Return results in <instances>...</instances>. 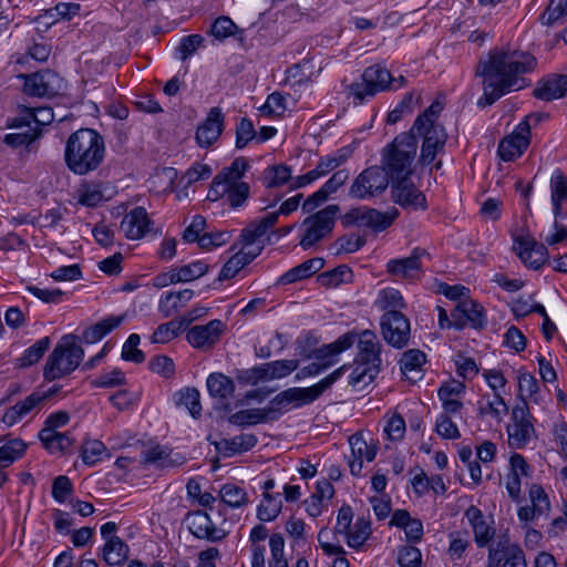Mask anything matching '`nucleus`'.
I'll list each match as a JSON object with an SVG mask.
<instances>
[{
    "instance_id": "obj_1",
    "label": "nucleus",
    "mask_w": 567,
    "mask_h": 567,
    "mask_svg": "<svg viewBox=\"0 0 567 567\" xmlns=\"http://www.w3.org/2000/svg\"><path fill=\"white\" fill-rule=\"evenodd\" d=\"M536 64L535 56L525 51L509 48L491 50L476 65V75L482 78L483 87L477 105L489 106L509 92L522 90L525 86L522 75L532 72Z\"/></svg>"
},
{
    "instance_id": "obj_2",
    "label": "nucleus",
    "mask_w": 567,
    "mask_h": 567,
    "mask_svg": "<svg viewBox=\"0 0 567 567\" xmlns=\"http://www.w3.org/2000/svg\"><path fill=\"white\" fill-rule=\"evenodd\" d=\"M355 341H358L359 352L354 360L355 367L350 375V383L352 385L371 383L379 374L381 367V344L377 334L371 330H364L359 334L354 332L344 333L334 342L316 350L315 355L320 362H312L300 369L296 379L300 380L320 374L334 363V360L331 359L333 355L349 349Z\"/></svg>"
},
{
    "instance_id": "obj_3",
    "label": "nucleus",
    "mask_w": 567,
    "mask_h": 567,
    "mask_svg": "<svg viewBox=\"0 0 567 567\" xmlns=\"http://www.w3.org/2000/svg\"><path fill=\"white\" fill-rule=\"evenodd\" d=\"M105 154L104 137L96 130L82 127L66 140L64 163L73 174L84 176L102 166Z\"/></svg>"
},
{
    "instance_id": "obj_4",
    "label": "nucleus",
    "mask_w": 567,
    "mask_h": 567,
    "mask_svg": "<svg viewBox=\"0 0 567 567\" xmlns=\"http://www.w3.org/2000/svg\"><path fill=\"white\" fill-rule=\"evenodd\" d=\"M417 140L414 134H399L382 152V167L392 182L409 178L416 156Z\"/></svg>"
},
{
    "instance_id": "obj_5",
    "label": "nucleus",
    "mask_w": 567,
    "mask_h": 567,
    "mask_svg": "<svg viewBox=\"0 0 567 567\" xmlns=\"http://www.w3.org/2000/svg\"><path fill=\"white\" fill-rule=\"evenodd\" d=\"M80 337L70 333L62 337L49 355L43 375L48 381L60 379L74 371L83 359L84 350L78 343Z\"/></svg>"
},
{
    "instance_id": "obj_6",
    "label": "nucleus",
    "mask_w": 567,
    "mask_h": 567,
    "mask_svg": "<svg viewBox=\"0 0 567 567\" xmlns=\"http://www.w3.org/2000/svg\"><path fill=\"white\" fill-rule=\"evenodd\" d=\"M339 213V206L331 204L305 218L301 223L303 234L299 245L306 250L330 236Z\"/></svg>"
},
{
    "instance_id": "obj_7",
    "label": "nucleus",
    "mask_w": 567,
    "mask_h": 567,
    "mask_svg": "<svg viewBox=\"0 0 567 567\" xmlns=\"http://www.w3.org/2000/svg\"><path fill=\"white\" fill-rule=\"evenodd\" d=\"M390 177L382 166H370L362 171L349 188V196L367 199L382 194L389 186Z\"/></svg>"
},
{
    "instance_id": "obj_8",
    "label": "nucleus",
    "mask_w": 567,
    "mask_h": 567,
    "mask_svg": "<svg viewBox=\"0 0 567 567\" xmlns=\"http://www.w3.org/2000/svg\"><path fill=\"white\" fill-rule=\"evenodd\" d=\"M302 194H297L293 197L286 199L279 207L278 212H272L262 217L259 221H251L241 230L240 241L244 246H251L257 239L262 237L269 228H271L277 221L279 215H289L295 212L301 199Z\"/></svg>"
},
{
    "instance_id": "obj_9",
    "label": "nucleus",
    "mask_w": 567,
    "mask_h": 567,
    "mask_svg": "<svg viewBox=\"0 0 567 567\" xmlns=\"http://www.w3.org/2000/svg\"><path fill=\"white\" fill-rule=\"evenodd\" d=\"M392 81L394 78L391 72L377 64L367 68L362 74V82L350 84L349 91L359 102H362L367 96H374L378 92L390 89Z\"/></svg>"
},
{
    "instance_id": "obj_10",
    "label": "nucleus",
    "mask_w": 567,
    "mask_h": 567,
    "mask_svg": "<svg viewBox=\"0 0 567 567\" xmlns=\"http://www.w3.org/2000/svg\"><path fill=\"white\" fill-rule=\"evenodd\" d=\"M487 567H527L524 550L506 535L499 536L488 547Z\"/></svg>"
},
{
    "instance_id": "obj_11",
    "label": "nucleus",
    "mask_w": 567,
    "mask_h": 567,
    "mask_svg": "<svg viewBox=\"0 0 567 567\" xmlns=\"http://www.w3.org/2000/svg\"><path fill=\"white\" fill-rule=\"evenodd\" d=\"M20 78L23 79V92L29 96L52 97L63 89V79L49 69Z\"/></svg>"
},
{
    "instance_id": "obj_12",
    "label": "nucleus",
    "mask_w": 567,
    "mask_h": 567,
    "mask_svg": "<svg viewBox=\"0 0 567 567\" xmlns=\"http://www.w3.org/2000/svg\"><path fill=\"white\" fill-rule=\"evenodd\" d=\"M249 168V162L245 157H237L227 167L228 190L226 193L227 202L231 208H238L244 205L250 194V187L241 182L245 173Z\"/></svg>"
},
{
    "instance_id": "obj_13",
    "label": "nucleus",
    "mask_w": 567,
    "mask_h": 567,
    "mask_svg": "<svg viewBox=\"0 0 567 567\" xmlns=\"http://www.w3.org/2000/svg\"><path fill=\"white\" fill-rule=\"evenodd\" d=\"M414 132L423 137L419 162L422 165H429L439 153L444 151L447 133L443 125L431 123L419 128L412 127L409 133L414 134Z\"/></svg>"
},
{
    "instance_id": "obj_14",
    "label": "nucleus",
    "mask_w": 567,
    "mask_h": 567,
    "mask_svg": "<svg viewBox=\"0 0 567 567\" xmlns=\"http://www.w3.org/2000/svg\"><path fill=\"white\" fill-rule=\"evenodd\" d=\"M346 370L347 365H342L312 386L289 388L284 390L282 393L286 394L288 405L290 406L292 404L295 408H299L312 403L339 380Z\"/></svg>"
},
{
    "instance_id": "obj_15",
    "label": "nucleus",
    "mask_w": 567,
    "mask_h": 567,
    "mask_svg": "<svg viewBox=\"0 0 567 567\" xmlns=\"http://www.w3.org/2000/svg\"><path fill=\"white\" fill-rule=\"evenodd\" d=\"M381 333L383 339L392 347H405L410 338V321L398 310H386L381 317Z\"/></svg>"
},
{
    "instance_id": "obj_16",
    "label": "nucleus",
    "mask_w": 567,
    "mask_h": 567,
    "mask_svg": "<svg viewBox=\"0 0 567 567\" xmlns=\"http://www.w3.org/2000/svg\"><path fill=\"white\" fill-rule=\"evenodd\" d=\"M526 116L515 131L504 137L498 145V155L505 162H512L519 157L530 143V125Z\"/></svg>"
},
{
    "instance_id": "obj_17",
    "label": "nucleus",
    "mask_w": 567,
    "mask_h": 567,
    "mask_svg": "<svg viewBox=\"0 0 567 567\" xmlns=\"http://www.w3.org/2000/svg\"><path fill=\"white\" fill-rule=\"evenodd\" d=\"M225 323L219 319H214L206 324L194 326L188 329L186 339L196 349L210 350L225 332Z\"/></svg>"
},
{
    "instance_id": "obj_18",
    "label": "nucleus",
    "mask_w": 567,
    "mask_h": 567,
    "mask_svg": "<svg viewBox=\"0 0 567 567\" xmlns=\"http://www.w3.org/2000/svg\"><path fill=\"white\" fill-rule=\"evenodd\" d=\"M513 423L507 426L508 443L514 449H523L534 433V426L529 420L528 408L524 405L513 409Z\"/></svg>"
},
{
    "instance_id": "obj_19",
    "label": "nucleus",
    "mask_w": 567,
    "mask_h": 567,
    "mask_svg": "<svg viewBox=\"0 0 567 567\" xmlns=\"http://www.w3.org/2000/svg\"><path fill=\"white\" fill-rule=\"evenodd\" d=\"M391 192L393 200L405 209L426 208L425 195L414 186L410 177L392 182Z\"/></svg>"
},
{
    "instance_id": "obj_20",
    "label": "nucleus",
    "mask_w": 567,
    "mask_h": 567,
    "mask_svg": "<svg viewBox=\"0 0 567 567\" xmlns=\"http://www.w3.org/2000/svg\"><path fill=\"white\" fill-rule=\"evenodd\" d=\"M465 517L473 529L476 545L480 548L489 547L496 534L493 518L487 519L483 512L474 505L465 511Z\"/></svg>"
},
{
    "instance_id": "obj_21",
    "label": "nucleus",
    "mask_w": 567,
    "mask_h": 567,
    "mask_svg": "<svg viewBox=\"0 0 567 567\" xmlns=\"http://www.w3.org/2000/svg\"><path fill=\"white\" fill-rule=\"evenodd\" d=\"M427 256L425 249L416 247L409 257L390 260L388 272L396 278L414 279L422 271V258Z\"/></svg>"
},
{
    "instance_id": "obj_22",
    "label": "nucleus",
    "mask_w": 567,
    "mask_h": 567,
    "mask_svg": "<svg viewBox=\"0 0 567 567\" xmlns=\"http://www.w3.org/2000/svg\"><path fill=\"white\" fill-rule=\"evenodd\" d=\"M513 249L520 260L533 269H539L548 259L546 246L529 237L517 238Z\"/></svg>"
},
{
    "instance_id": "obj_23",
    "label": "nucleus",
    "mask_w": 567,
    "mask_h": 567,
    "mask_svg": "<svg viewBox=\"0 0 567 567\" xmlns=\"http://www.w3.org/2000/svg\"><path fill=\"white\" fill-rule=\"evenodd\" d=\"M55 392V389H50L45 392L31 393L24 400L17 402L4 412L2 419L3 422L8 425H13L29 414L33 409L42 406V404L52 398Z\"/></svg>"
},
{
    "instance_id": "obj_24",
    "label": "nucleus",
    "mask_w": 567,
    "mask_h": 567,
    "mask_svg": "<svg viewBox=\"0 0 567 567\" xmlns=\"http://www.w3.org/2000/svg\"><path fill=\"white\" fill-rule=\"evenodd\" d=\"M189 532L199 539L220 542L226 537V532L217 528L209 515L203 511H195L187 515Z\"/></svg>"
},
{
    "instance_id": "obj_25",
    "label": "nucleus",
    "mask_w": 567,
    "mask_h": 567,
    "mask_svg": "<svg viewBox=\"0 0 567 567\" xmlns=\"http://www.w3.org/2000/svg\"><path fill=\"white\" fill-rule=\"evenodd\" d=\"M224 130V114L217 106L212 107L205 121L197 127L196 141L200 147L213 145Z\"/></svg>"
},
{
    "instance_id": "obj_26",
    "label": "nucleus",
    "mask_w": 567,
    "mask_h": 567,
    "mask_svg": "<svg viewBox=\"0 0 567 567\" xmlns=\"http://www.w3.org/2000/svg\"><path fill=\"white\" fill-rule=\"evenodd\" d=\"M151 220L146 209L144 207H135L127 213L121 221V230L125 237L131 240H137L143 238L148 231H151Z\"/></svg>"
},
{
    "instance_id": "obj_27",
    "label": "nucleus",
    "mask_w": 567,
    "mask_h": 567,
    "mask_svg": "<svg viewBox=\"0 0 567 567\" xmlns=\"http://www.w3.org/2000/svg\"><path fill=\"white\" fill-rule=\"evenodd\" d=\"M9 128H14L17 132L7 134L3 137V143L13 148L22 145L29 146L33 141L40 137L41 128L32 127L23 116H18L8 124Z\"/></svg>"
},
{
    "instance_id": "obj_28",
    "label": "nucleus",
    "mask_w": 567,
    "mask_h": 567,
    "mask_svg": "<svg viewBox=\"0 0 567 567\" xmlns=\"http://www.w3.org/2000/svg\"><path fill=\"white\" fill-rule=\"evenodd\" d=\"M533 95L547 102L567 96V75L550 74L540 80L534 89Z\"/></svg>"
},
{
    "instance_id": "obj_29",
    "label": "nucleus",
    "mask_w": 567,
    "mask_h": 567,
    "mask_svg": "<svg viewBox=\"0 0 567 567\" xmlns=\"http://www.w3.org/2000/svg\"><path fill=\"white\" fill-rule=\"evenodd\" d=\"M258 440L254 434H240L233 439H221L212 442L216 451L224 457H231L236 454L247 452L256 446Z\"/></svg>"
},
{
    "instance_id": "obj_30",
    "label": "nucleus",
    "mask_w": 567,
    "mask_h": 567,
    "mask_svg": "<svg viewBox=\"0 0 567 567\" xmlns=\"http://www.w3.org/2000/svg\"><path fill=\"white\" fill-rule=\"evenodd\" d=\"M324 266V259L321 257H315L303 261L302 264L291 268L286 274H284L278 282L280 285H289L297 282L299 280L307 279L312 275L320 271Z\"/></svg>"
},
{
    "instance_id": "obj_31",
    "label": "nucleus",
    "mask_w": 567,
    "mask_h": 567,
    "mask_svg": "<svg viewBox=\"0 0 567 567\" xmlns=\"http://www.w3.org/2000/svg\"><path fill=\"white\" fill-rule=\"evenodd\" d=\"M261 249L262 247H258L255 250L237 251L223 266L218 275V280L224 281L234 278L240 269L250 264L260 254Z\"/></svg>"
},
{
    "instance_id": "obj_32",
    "label": "nucleus",
    "mask_w": 567,
    "mask_h": 567,
    "mask_svg": "<svg viewBox=\"0 0 567 567\" xmlns=\"http://www.w3.org/2000/svg\"><path fill=\"white\" fill-rule=\"evenodd\" d=\"M123 318V316H110L100 320L83 331L81 340L85 343H95L100 341L109 332L117 328L122 323Z\"/></svg>"
},
{
    "instance_id": "obj_33",
    "label": "nucleus",
    "mask_w": 567,
    "mask_h": 567,
    "mask_svg": "<svg viewBox=\"0 0 567 567\" xmlns=\"http://www.w3.org/2000/svg\"><path fill=\"white\" fill-rule=\"evenodd\" d=\"M425 362V354L417 349L405 351L400 360L402 373L412 382L421 379L422 365Z\"/></svg>"
},
{
    "instance_id": "obj_34",
    "label": "nucleus",
    "mask_w": 567,
    "mask_h": 567,
    "mask_svg": "<svg viewBox=\"0 0 567 567\" xmlns=\"http://www.w3.org/2000/svg\"><path fill=\"white\" fill-rule=\"evenodd\" d=\"M194 291L192 289H184L177 292H167L159 299L158 309L165 318L171 317L179 308L193 298Z\"/></svg>"
},
{
    "instance_id": "obj_35",
    "label": "nucleus",
    "mask_w": 567,
    "mask_h": 567,
    "mask_svg": "<svg viewBox=\"0 0 567 567\" xmlns=\"http://www.w3.org/2000/svg\"><path fill=\"white\" fill-rule=\"evenodd\" d=\"M398 214L396 209L391 213H381L374 208H363V214L360 217L361 225L375 231H382L392 225Z\"/></svg>"
},
{
    "instance_id": "obj_36",
    "label": "nucleus",
    "mask_w": 567,
    "mask_h": 567,
    "mask_svg": "<svg viewBox=\"0 0 567 567\" xmlns=\"http://www.w3.org/2000/svg\"><path fill=\"white\" fill-rule=\"evenodd\" d=\"M128 550L118 536H111L103 547V559L111 566L121 565L127 559Z\"/></svg>"
},
{
    "instance_id": "obj_37",
    "label": "nucleus",
    "mask_w": 567,
    "mask_h": 567,
    "mask_svg": "<svg viewBox=\"0 0 567 567\" xmlns=\"http://www.w3.org/2000/svg\"><path fill=\"white\" fill-rule=\"evenodd\" d=\"M207 389L213 398L225 401L234 393L235 384L223 373H212L207 378Z\"/></svg>"
},
{
    "instance_id": "obj_38",
    "label": "nucleus",
    "mask_w": 567,
    "mask_h": 567,
    "mask_svg": "<svg viewBox=\"0 0 567 567\" xmlns=\"http://www.w3.org/2000/svg\"><path fill=\"white\" fill-rule=\"evenodd\" d=\"M39 439L43 446L51 453H65L74 441L69 433L50 432L49 430H41Z\"/></svg>"
},
{
    "instance_id": "obj_39",
    "label": "nucleus",
    "mask_w": 567,
    "mask_h": 567,
    "mask_svg": "<svg viewBox=\"0 0 567 567\" xmlns=\"http://www.w3.org/2000/svg\"><path fill=\"white\" fill-rule=\"evenodd\" d=\"M318 282L324 287H338L341 284H349L353 280V272L347 265H340L330 271L320 274Z\"/></svg>"
},
{
    "instance_id": "obj_40",
    "label": "nucleus",
    "mask_w": 567,
    "mask_h": 567,
    "mask_svg": "<svg viewBox=\"0 0 567 567\" xmlns=\"http://www.w3.org/2000/svg\"><path fill=\"white\" fill-rule=\"evenodd\" d=\"M50 344L51 340L49 337H43L37 341L33 346L29 347L20 358L17 359L18 367L28 368L39 362L43 354L49 350Z\"/></svg>"
},
{
    "instance_id": "obj_41",
    "label": "nucleus",
    "mask_w": 567,
    "mask_h": 567,
    "mask_svg": "<svg viewBox=\"0 0 567 567\" xmlns=\"http://www.w3.org/2000/svg\"><path fill=\"white\" fill-rule=\"evenodd\" d=\"M199 391L196 388H186L176 393L175 402L177 405H184L194 419L202 415V404Z\"/></svg>"
},
{
    "instance_id": "obj_42",
    "label": "nucleus",
    "mask_w": 567,
    "mask_h": 567,
    "mask_svg": "<svg viewBox=\"0 0 567 567\" xmlns=\"http://www.w3.org/2000/svg\"><path fill=\"white\" fill-rule=\"evenodd\" d=\"M267 420L270 417L266 408L238 411L228 417L229 423L240 426L262 423Z\"/></svg>"
},
{
    "instance_id": "obj_43",
    "label": "nucleus",
    "mask_w": 567,
    "mask_h": 567,
    "mask_svg": "<svg viewBox=\"0 0 567 567\" xmlns=\"http://www.w3.org/2000/svg\"><path fill=\"white\" fill-rule=\"evenodd\" d=\"M221 501L230 507L239 508L246 506L249 502L246 491L235 484H225L220 488Z\"/></svg>"
},
{
    "instance_id": "obj_44",
    "label": "nucleus",
    "mask_w": 567,
    "mask_h": 567,
    "mask_svg": "<svg viewBox=\"0 0 567 567\" xmlns=\"http://www.w3.org/2000/svg\"><path fill=\"white\" fill-rule=\"evenodd\" d=\"M349 444L351 447V453L354 458H365L371 462L374 460L377 455V446L369 445L367 441L363 439L362 433H355L349 437Z\"/></svg>"
},
{
    "instance_id": "obj_45",
    "label": "nucleus",
    "mask_w": 567,
    "mask_h": 567,
    "mask_svg": "<svg viewBox=\"0 0 567 567\" xmlns=\"http://www.w3.org/2000/svg\"><path fill=\"white\" fill-rule=\"evenodd\" d=\"M184 328L179 318L162 323L154 331L152 341L154 343H167L176 338Z\"/></svg>"
},
{
    "instance_id": "obj_46",
    "label": "nucleus",
    "mask_w": 567,
    "mask_h": 567,
    "mask_svg": "<svg viewBox=\"0 0 567 567\" xmlns=\"http://www.w3.org/2000/svg\"><path fill=\"white\" fill-rule=\"evenodd\" d=\"M371 534V524L370 520L365 518H358L353 529H350L347 533L348 545L352 548L361 547L365 540L369 538Z\"/></svg>"
},
{
    "instance_id": "obj_47",
    "label": "nucleus",
    "mask_w": 567,
    "mask_h": 567,
    "mask_svg": "<svg viewBox=\"0 0 567 567\" xmlns=\"http://www.w3.org/2000/svg\"><path fill=\"white\" fill-rule=\"evenodd\" d=\"M266 187L274 188L286 184L291 178V168L285 164L270 166L264 172Z\"/></svg>"
},
{
    "instance_id": "obj_48",
    "label": "nucleus",
    "mask_w": 567,
    "mask_h": 567,
    "mask_svg": "<svg viewBox=\"0 0 567 567\" xmlns=\"http://www.w3.org/2000/svg\"><path fill=\"white\" fill-rule=\"evenodd\" d=\"M268 380L281 379L298 369V360H277L265 363Z\"/></svg>"
},
{
    "instance_id": "obj_49",
    "label": "nucleus",
    "mask_w": 567,
    "mask_h": 567,
    "mask_svg": "<svg viewBox=\"0 0 567 567\" xmlns=\"http://www.w3.org/2000/svg\"><path fill=\"white\" fill-rule=\"evenodd\" d=\"M175 270L176 280L178 282H189L204 276L208 271V265L198 260L182 267H177Z\"/></svg>"
},
{
    "instance_id": "obj_50",
    "label": "nucleus",
    "mask_w": 567,
    "mask_h": 567,
    "mask_svg": "<svg viewBox=\"0 0 567 567\" xmlns=\"http://www.w3.org/2000/svg\"><path fill=\"white\" fill-rule=\"evenodd\" d=\"M27 445L21 440H10L0 447V462L9 466L25 451Z\"/></svg>"
},
{
    "instance_id": "obj_51",
    "label": "nucleus",
    "mask_w": 567,
    "mask_h": 567,
    "mask_svg": "<svg viewBox=\"0 0 567 567\" xmlns=\"http://www.w3.org/2000/svg\"><path fill=\"white\" fill-rule=\"evenodd\" d=\"M106 451L103 442L99 440L86 441L81 449L82 461L86 465H94L101 460V455Z\"/></svg>"
},
{
    "instance_id": "obj_52",
    "label": "nucleus",
    "mask_w": 567,
    "mask_h": 567,
    "mask_svg": "<svg viewBox=\"0 0 567 567\" xmlns=\"http://www.w3.org/2000/svg\"><path fill=\"white\" fill-rule=\"evenodd\" d=\"M141 338L137 333H132L122 349V359L125 361H132L134 363H142L145 360V354L137 347L140 344Z\"/></svg>"
},
{
    "instance_id": "obj_53",
    "label": "nucleus",
    "mask_w": 567,
    "mask_h": 567,
    "mask_svg": "<svg viewBox=\"0 0 567 567\" xmlns=\"http://www.w3.org/2000/svg\"><path fill=\"white\" fill-rule=\"evenodd\" d=\"M529 498L532 506L538 513V516H547L550 508V503L547 494L540 485L533 484L529 488Z\"/></svg>"
},
{
    "instance_id": "obj_54",
    "label": "nucleus",
    "mask_w": 567,
    "mask_h": 567,
    "mask_svg": "<svg viewBox=\"0 0 567 567\" xmlns=\"http://www.w3.org/2000/svg\"><path fill=\"white\" fill-rule=\"evenodd\" d=\"M364 244V236L350 234L339 237L333 245L337 247V254L339 255L341 252L350 254L358 251Z\"/></svg>"
},
{
    "instance_id": "obj_55",
    "label": "nucleus",
    "mask_w": 567,
    "mask_h": 567,
    "mask_svg": "<svg viewBox=\"0 0 567 567\" xmlns=\"http://www.w3.org/2000/svg\"><path fill=\"white\" fill-rule=\"evenodd\" d=\"M281 511V503H276L269 493H264V502L258 506L257 516L262 522L274 520Z\"/></svg>"
},
{
    "instance_id": "obj_56",
    "label": "nucleus",
    "mask_w": 567,
    "mask_h": 567,
    "mask_svg": "<svg viewBox=\"0 0 567 567\" xmlns=\"http://www.w3.org/2000/svg\"><path fill=\"white\" fill-rule=\"evenodd\" d=\"M31 125L35 124L34 127L40 128L50 124L54 120V114L51 107H38L34 110L27 109L24 115H22Z\"/></svg>"
},
{
    "instance_id": "obj_57",
    "label": "nucleus",
    "mask_w": 567,
    "mask_h": 567,
    "mask_svg": "<svg viewBox=\"0 0 567 567\" xmlns=\"http://www.w3.org/2000/svg\"><path fill=\"white\" fill-rule=\"evenodd\" d=\"M254 138H256V131L252 122L243 117L236 126V147L244 148Z\"/></svg>"
},
{
    "instance_id": "obj_58",
    "label": "nucleus",
    "mask_w": 567,
    "mask_h": 567,
    "mask_svg": "<svg viewBox=\"0 0 567 567\" xmlns=\"http://www.w3.org/2000/svg\"><path fill=\"white\" fill-rule=\"evenodd\" d=\"M463 312L468 319L470 324L475 329H481L484 326L483 307L473 300L462 301Z\"/></svg>"
},
{
    "instance_id": "obj_59",
    "label": "nucleus",
    "mask_w": 567,
    "mask_h": 567,
    "mask_svg": "<svg viewBox=\"0 0 567 567\" xmlns=\"http://www.w3.org/2000/svg\"><path fill=\"white\" fill-rule=\"evenodd\" d=\"M237 25L228 17L221 16L217 18L210 27V33L218 40H224L237 30Z\"/></svg>"
},
{
    "instance_id": "obj_60",
    "label": "nucleus",
    "mask_w": 567,
    "mask_h": 567,
    "mask_svg": "<svg viewBox=\"0 0 567 567\" xmlns=\"http://www.w3.org/2000/svg\"><path fill=\"white\" fill-rule=\"evenodd\" d=\"M227 182H229V177H227V167H225L213 178L207 198L215 202L226 196Z\"/></svg>"
},
{
    "instance_id": "obj_61",
    "label": "nucleus",
    "mask_w": 567,
    "mask_h": 567,
    "mask_svg": "<svg viewBox=\"0 0 567 567\" xmlns=\"http://www.w3.org/2000/svg\"><path fill=\"white\" fill-rule=\"evenodd\" d=\"M230 233L228 231H210L202 235L199 239V247L204 250H212L213 248L220 247L228 243Z\"/></svg>"
},
{
    "instance_id": "obj_62",
    "label": "nucleus",
    "mask_w": 567,
    "mask_h": 567,
    "mask_svg": "<svg viewBox=\"0 0 567 567\" xmlns=\"http://www.w3.org/2000/svg\"><path fill=\"white\" fill-rule=\"evenodd\" d=\"M203 42L204 38L200 34H190L184 37L177 48V51L179 52V59L185 61L188 56L196 52Z\"/></svg>"
},
{
    "instance_id": "obj_63",
    "label": "nucleus",
    "mask_w": 567,
    "mask_h": 567,
    "mask_svg": "<svg viewBox=\"0 0 567 567\" xmlns=\"http://www.w3.org/2000/svg\"><path fill=\"white\" fill-rule=\"evenodd\" d=\"M551 202H565L567 199V177L557 171L550 178Z\"/></svg>"
},
{
    "instance_id": "obj_64",
    "label": "nucleus",
    "mask_w": 567,
    "mask_h": 567,
    "mask_svg": "<svg viewBox=\"0 0 567 567\" xmlns=\"http://www.w3.org/2000/svg\"><path fill=\"white\" fill-rule=\"evenodd\" d=\"M421 559L420 549L413 546L402 547L398 556V563L401 567H420Z\"/></svg>"
}]
</instances>
